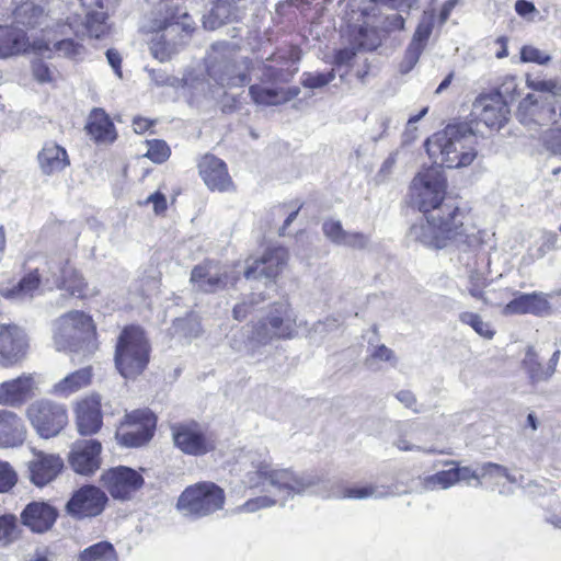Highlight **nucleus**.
Masks as SVG:
<instances>
[{
  "instance_id": "1",
  "label": "nucleus",
  "mask_w": 561,
  "mask_h": 561,
  "mask_svg": "<svg viewBox=\"0 0 561 561\" xmlns=\"http://www.w3.org/2000/svg\"><path fill=\"white\" fill-rule=\"evenodd\" d=\"M447 181L440 167L421 170L410 185L411 203L424 218L411 226L409 238L431 249L466 245L477 249L480 231L465 222V215L453 204H443Z\"/></svg>"
},
{
  "instance_id": "2",
  "label": "nucleus",
  "mask_w": 561,
  "mask_h": 561,
  "mask_svg": "<svg viewBox=\"0 0 561 561\" xmlns=\"http://www.w3.org/2000/svg\"><path fill=\"white\" fill-rule=\"evenodd\" d=\"M253 471L247 473L245 483L250 489H259L271 495H262L247 501L238 507L239 512L253 513L260 508L271 507L294 495H300L318 483V478L311 473L295 472L289 468L273 465L267 457L257 463L253 462Z\"/></svg>"
},
{
  "instance_id": "3",
  "label": "nucleus",
  "mask_w": 561,
  "mask_h": 561,
  "mask_svg": "<svg viewBox=\"0 0 561 561\" xmlns=\"http://www.w3.org/2000/svg\"><path fill=\"white\" fill-rule=\"evenodd\" d=\"M45 22L46 14L42 7L32 1L18 5L13 11V22L0 24V58L28 54L50 58L53 49L43 27Z\"/></svg>"
},
{
  "instance_id": "4",
  "label": "nucleus",
  "mask_w": 561,
  "mask_h": 561,
  "mask_svg": "<svg viewBox=\"0 0 561 561\" xmlns=\"http://www.w3.org/2000/svg\"><path fill=\"white\" fill-rule=\"evenodd\" d=\"M430 157L440 165L460 169L470 165L477 158V136L466 124L447 125L425 142Z\"/></svg>"
},
{
  "instance_id": "5",
  "label": "nucleus",
  "mask_w": 561,
  "mask_h": 561,
  "mask_svg": "<svg viewBox=\"0 0 561 561\" xmlns=\"http://www.w3.org/2000/svg\"><path fill=\"white\" fill-rule=\"evenodd\" d=\"M530 88L545 95H526L518 105V118L524 125L549 126L557 122L558 113L552 106L556 96L561 95V83L557 80H537Z\"/></svg>"
},
{
  "instance_id": "6",
  "label": "nucleus",
  "mask_w": 561,
  "mask_h": 561,
  "mask_svg": "<svg viewBox=\"0 0 561 561\" xmlns=\"http://www.w3.org/2000/svg\"><path fill=\"white\" fill-rule=\"evenodd\" d=\"M150 346L144 331L138 327L125 328L115 348V365L125 378L140 375L149 363Z\"/></svg>"
},
{
  "instance_id": "7",
  "label": "nucleus",
  "mask_w": 561,
  "mask_h": 561,
  "mask_svg": "<svg viewBox=\"0 0 561 561\" xmlns=\"http://www.w3.org/2000/svg\"><path fill=\"white\" fill-rule=\"evenodd\" d=\"M225 491L214 482L187 486L179 496L176 510L185 517L198 519L224 508Z\"/></svg>"
},
{
  "instance_id": "8",
  "label": "nucleus",
  "mask_w": 561,
  "mask_h": 561,
  "mask_svg": "<svg viewBox=\"0 0 561 561\" xmlns=\"http://www.w3.org/2000/svg\"><path fill=\"white\" fill-rule=\"evenodd\" d=\"M26 415L36 433L44 438L58 435L68 424L67 408L48 399L32 402Z\"/></svg>"
},
{
  "instance_id": "9",
  "label": "nucleus",
  "mask_w": 561,
  "mask_h": 561,
  "mask_svg": "<svg viewBox=\"0 0 561 561\" xmlns=\"http://www.w3.org/2000/svg\"><path fill=\"white\" fill-rule=\"evenodd\" d=\"M297 328V317L287 301H280L273 306L267 318L260 321L253 330L252 340L260 344H266L271 340L289 339Z\"/></svg>"
},
{
  "instance_id": "10",
  "label": "nucleus",
  "mask_w": 561,
  "mask_h": 561,
  "mask_svg": "<svg viewBox=\"0 0 561 561\" xmlns=\"http://www.w3.org/2000/svg\"><path fill=\"white\" fill-rule=\"evenodd\" d=\"M94 330L90 316L70 311L60 317L55 325L54 342L58 351H76Z\"/></svg>"
},
{
  "instance_id": "11",
  "label": "nucleus",
  "mask_w": 561,
  "mask_h": 561,
  "mask_svg": "<svg viewBox=\"0 0 561 561\" xmlns=\"http://www.w3.org/2000/svg\"><path fill=\"white\" fill-rule=\"evenodd\" d=\"M126 422L116 432L119 444L126 447H139L153 436L156 416L149 410H137L126 414Z\"/></svg>"
},
{
  "instance_id": "12",
  "label": "nucleus",
  "mask_w": 561,
  "mask_h": 561,
  "mask_svg": "<svg viewBox=\"0 0 561 561\" xmlns=\"http://www.w3.org/2000/svg\"><path fill=\"white\" fill-rule=\"evenodd\" d=\"M171 431L174 445L186 455L203 456L215 449V440L197 422L179 423Z\"/></svg>"
},
{
  "instance_id": "13",
  "label": "nucleus",
  "mask_w": 561,
  "mask_h": 561,
  "mask_svg": "<svg viewBox=\"0 0 561 561\" xmlns=\"http://www.w3.org/2000/svg\"><path fill=\"white\" fill-rule=\"evenodd\" d=\"M103 485L117 500H128L144 484L142 476L128 467H116L102 474Z\"/></svg>"
},
{
  "instance_id": "14",
  "label": "nucleus",
  "mask_w": 561,
  "mask_h": 561,
  "mask_svg": "<svg viewBox=\"0 0 561 561\" xmlns=\"http://www.w3.org/2000/svg\"><path fill=\"white\" fill-rule=\"evenodd\" d=\"M300 59V50L289 47L286 51L274 54L259 69H253L254 76L263 81H288L298 70L293 66Z\"/></svg>"
},
{
  "instance_id": "15",
  "label": "nucleus",
  "mask_w": 561,
  "mask_h": 561,
  "mask_svg": "<svg viewBox=\"0 0 561 561\" xmlns=\"http://www.w3.org/2000/svg\"><path fill=\"white\" fill-rule=\"evenodd\" d=\"M107 502L106 494L94 485H84L73 493L67 503V511L77 518L100 515Z\"/></svg>"
},
{
  "instance_id": "16",
  "label": "nucleus",
  "mask_w": 561,
  "mask_h": 561,
  "mask_svg": "<svg viewBox=\"0 0 561 561\" xmlns=\"http://www.w3.org/2000/svg\"><path fill=\"white\" fill-rule=\"evenodd\" d=\"M236 279L229 276L225 267L215 262L205 261L192 270L190 282L197 291L215 293Z\"/></svg>"
},
{
  "instance_id": "17",
  "label": "nucleus",
  "mask_w": 561,
  "mask_h": 561,
  "mask_svg": "<svg viewBox=\"0 0 561 561\" xmlns=\"http://www.w3.org/2000/svg\"><path fill=\"white\" fill-rule=\"evenodd\" d=\"M28 347L25 332L14 324L0 325V365L12 366L22 360Z\"/></svg>"
},
{
  "instance_id": "18",
  "label": "nucleus",
  "mask_w": 561,
  "mask_h": 561,
  "mask_svg": "<svg viewBox=\"0 0 561 561\" xmlns=\"http://www.w3.org/2000/svg\"><path fill=\"white\" fill-rule=\"evenodd\" d=\"M216 47L207 57V75L219 88H231L245 84L248 75L238 69L236 64L231 62L226 56L218 57Z\"/></svg>"
},
{
  "instance_id": "19",
  "label": "nucleus",
  "mask_w": 561,
  "mask_h": 561,
  "mask_svg": "<svg viewBox=\"0 0 561 561\" xmlns=\"http://www.w3.org/2000/svg\"><path fill=\"white\" fill-rule=\"evenodd\" d=\"M482 245V238L480 237V244L477 249H470L469 247L461 245H449L448 248H456L460 251V261H465V264L469 267L468 275V291L471 297L478 300H482L484 305L489 301L484 296V288L488 286L485 273L479 268V261L484 263L485 257L480 254L479 250Z\"/></svg>"
},
{
  "instance_id": "20",
  "label": "nucleus",
  "mask_w": 561,
  "mask_h": 561,
  "mask_svg": "<svg viewBox=\"0 0 561 561\" xmlns=\"http://www.w3.org/2000/svg\"><path fill=\"white\" fill-rule=\"evenodd\" d=\"M287 260L288 253L286 249H270L245 270L244 276L247 279H265L272 283L284 270Z\"/></svg>"
},
{
  "instance_id": "21",
  "label": "nucleus",
  "mask_w": 561,
  "mask_h": 561,
  "mask_svg": "<svg viewBox=\"0 0 561 561\" xmlns=\"http://www.w3.org/2000/svg\"><path fill=\"white\" fill-rule=\"evenodd\" d=\"M51 276L48 283L59 289L68 291L71 296L84 297L85 283L81 275L70 265L68 260H50L48 263Z\"/></svg>"
},
{
  "instance_id": "22",
  "label": "nucleus",
  "mask_w": 561,
  "mask_h": 561,
  "mask_svg": "<svg viewBox=\"0 0 561 561\" xmlns=\"http://www.w3.org/2000/svg\"><path fill=\"white\" fill-rule=\"evenodd\" d=\"M549 297L550 295L541 291L515 293V298L503 307L502 313L504 316L526 313L538 317L547 316L551 310Z\"/></svg>"
},
{
  "instance_id": "23",
  "label": "nucleus",
  "mask_w": 561,
  "mask_h": 561,
  "mask_svg": "<svg viewBox=\"0 0 561 561\" xmlns=\"http://www.w3.org/2000/svg\"><path fill=\"white\" fill-rule=\"evenodd\" d=\"M102 446L95 439L77 442L70 454L69 462L73 470L80 474H92L101 465Z\"/></svg>"
},
{
  "instance_id": "24",
  "label": "nucleus",
  "mask_w": 561,
  "mask_h": 561,
  "mask_svg": "<svg viewBox=\"0 0 561 561\" xmlns=\"http://www.w3.org/2000/svg\"><path fill=\"white\" fill-rule=\"evenodd\" d=\"M473 113L488 127L501 128L507 119L508 108L500 94H485L474 101Z\"/></svg>"
},
{
  "instance_id": "25",
  "label": "nucleus",
  "mask_w": 561,
  "mask_h": 561,
  "mask_svg": "<svg viewBox=\"0 0 561 561\" xmlns=\"http://www.w3.org/2000/svg\"><path fill=\"white\" fill-rule=\"evenodd\" d=\"M76 423L81 435L96 433L102 426L101 397L91 394L77 402Z\"/></svg>"
},
{
  "instance_id": "26",
  "label": "nucleus",
  "mask_w": 561,
  "mask_h": 561,
  "mask_svg": "<svg viewBox=\"0 0 561 561\" xmlns=\"http://www.w3.org/2000/svg\"><path fill=\"white\" fill-rule=\"evenodd\" d=\"M199 174L213 191H228L232 186L226 163L213 154H205L198 163Z\"/></svg>"
},
{
  "instance_id": "27",
  "label": "nucleus",
  "mask_w": 561,
  "mask_h": 561,
  "mask_svg": "<svg viewBox=\"0 0 561 561\" xmlns=\"http://www.w3.org/2000/svg\"><path fill=\"white\" fill-rule=\"evenodd\" d=\"M35 388L36 380L31 374L4 381L0 385V404L11 407L22 404L33 394Z\"/></svg>"
},
{
  "instance_id": "28",
  "label": "nucleus",
  "mask_w": 561,
  "mask_h": 561,
  "mask_svg": "<svg viewBox=\"0 0 561 561\" xmlns=\"http://www.w3.org/2000/svg\"><path fill=\"white\" fill-rule=\"evenodd\" d=\"M62 467L60 457L42 451L35 453L28 465L31 480L37 486L46 485L57 477Z\"/></svg>"
},
{
  "instance_id": "29",
  "label": "nucleus",
  "mask_w": 561,
  "mask_h": 561,
  "mask_svg": "<svg viewBox=\"0 0 561 561\" xmlns=\"http://www.w3.org/2000/svg\"><path fill=\"white\" fill-rule=\"evenodd\" d=\"M242 0H216L211 10L204 16L203 23L205 28L216 30L226 23L239 21L243 13L244 7Z\"/></svg>"
},
{
  "instance_id": "30",
  "label": "nucleus",
  "mask_w": 561,
  "mask_h": 561,
  "mask_svg": "<svg viewBox=\"0 0 561 561\" xmlns=\"http://www.w3.org/2000/svg\"><path fill=\"white\" fill-rule=\"evenodd\" d=\"M397 491L392 485H386L380 483H358L348 486L340 488L333 491L332 496L336 499H350V500H381L393 496Z\"/></svg>"
},
{
  "instance_id": "31",
  "label": "nucleus",
  "mask_w": 561,
  "mask_h": 561,
  "mask_svg": "<svg viewBox=\"0 0 561 561\" xmlns=\"http://www.w3.org/2000/svg\"><path fill=\"white\" fill-rule=\"evenodd\" d=\"M25 434V426L21 417L11 411L0 410V447L9 448L22 445Z\"/></svg>"
},
{
  "instance_id": "32",
  "label": "nucleus",
  "mask_w": 561,
  "mask_h": 561,
  "mask_svg": "<svg viewBox=\"0 0 561 561\" xmlns=\"http://www.w3.org/2000/svg\"><path fill=\"white\" fill-rule=\"evenodd\" d=\"M57 513L46 503H31L22 512V522L35 533L48 530L55 523Z\"/></svg>"
},
{
  "instance_id": "33",
  "label": "nucleus",
  "mask_w": 561,
  "mask_h": 561,
  "mask_svg": "<svg viewBox=\"0 0 561 561\" xmlns=\"http://www.w3.org/2000/svg\"><path fill=\"white\" fill-rule=\"evenodd\" d=\"M167 15L163 19H154L151 22L150 30L152 32H168V34L176 33L180 28L185 33H191L194 30V22L185 11L179 8L165 5Z\"/></svg>"
},
{
  "instance_id": "34",
  "label": "nucleus",
  "mask_w": 561,
  "mask_h": 561,
  "mask_svg": "<svg viewBox=\"0 0 561 561\" xmlns=\"http://www.w3.org/2000/svg\"><path fill=\"white\" fill-rule=\"evenodd\" d=\"M85 129L98 144H111L116 139L114 124L102 108L91 112Z\"/></svg>"
},
{
  "instance_id": "35",
  "label": "nucleus",
  "mask_w": 561,
  "mask_h": 561,
  "mask_svg": "<svg viewBox=\"0 0 561 561\" xmlns=\"http://www.w3.org/2000/svg\"><path fill=\"white\" fill-rule=\"evenodd\" d=\"M83 7L91 8L93 4L99 10H89L85 14V30L89 36L94 38H102L108 33V25L106 23L107 13L104 9L108 8L111 0H81Z\"/></svg>"
},
{
  "instance_id": "36",
  "label": "nucleus",
  "mask_w": 561,
  "mask_h": 561,
  "mask_svg": "<svg viewBox=\"0 0 561 561\" xmlns=\"http://www.w3.org/2000/svg\"><path fill=\"white\" fill-rule=\"evenodd\" d=\"M38 162L43 173L50 175L62 171L69 164V158L65 148L48 142L39 151Z\"/></svg>"
},
{
  "instance_id": "37",
  "label": "nucleus",
  "mask_w": 561,
  "mask_h": 561,
  "mask_svg": "<svg viewBox=\"0 0 561 561\" xmlns=\"http://www.w3.org/2000/svg\"><path fill=\"white\" fill-rule=\"evenodd\" d=\"M91 380L92 369L91 367H84L67 375L65 378L56 382L53 386L50 393L57 397L67 398L88 387L91 383Z\"/></svg>"
},
{
  "instance_id": "38",
  "label": "nucleus",
  "mask_w": 561,
  "mask_h": 561,
  "mask_svg": "<svg viewBox=\"0 0 561 561\" xmlns=\"http://www.w3.org/2000/svg\"><path fill=\"white\" fill-rule=\"evenodd\" d=\"M39 282V275L34 271L25 275L16 285L1 287L0 294L2 297L14 301L28 300L37 291Z\"/></svg>"
},
{
  "instance_id": "39",
  "label": "nucleus",
  "mask_w": 561,
  "mask_h": 561,
  "mask_svg": "<svg viewBox=\"0 0 561 561\" xmlns=\"http://www.w3.org/2000/svg\"><path fill=\"white\" fill-rule=\"evenodd\" d=\"M459 321L470 327L478 335L485 340H492L495 335V329L489 321H484L483 318L472 311H463L458 316Z\"/></svg>"
},
{
  "instance_id": "40",
  "label": "nucleus",
  "mask_w": 561,
  "mask_h": 561,
  "mask_svg": "<svg viewBox=\"0 0 561 561\" xmlns=\"http://www.w3.org/2000/svg\"><path fill=\"white\" fill-rule=\"evenodd\" d=\"M79 561H117V554L112 543L101 541L84 549Z\"/></svg>"
},
{
  "instance_id": "41",
  "label": "nucleus",
  "mask_w": 561,
  "mask_h": 561,
  "mask_svg": "<svg viewBox=\"0 0 561 561\" xmlns=\"http://www.w3.org/2000/svg\"><path fill=\"white\" fill-rule=\"evenodd\" d=\"M156 36L151 39L150 50L152 56L160 60L161 62L168 61L171 59L173 55H175L179 49L176 44L171 43L167 37L172 34H168V32L160 34V32H156Z\"/></svg>"
},
{
  "instance_id": "42",
  "label": "nucleus",
  "mask_w": 561,
  "mask_h": 561,
  "mask_svg": "<svg viewBox=\"0 0 561 561\" xmlns=\"http://www.w3.org/2000/svg\"><path fill=\"white\" fill-rule=\"evenodd\" d=\"M18 518L12 514L0 515V548H7L19 539Z\"/></svg>"
},
{
  "instance_id": "43",
  "label": "nucleus",
  "mask_w": 561,
  "mask_h": 561,
  "mask_svg": "<svg viewBox=\"0 0 561 561\" xmlns=\"http://www.w3.org/2000/svg\"><path fill=\"white\" fill-rule=\"evenodd\" d=\"M50 44V48L53 49V58L54 56L59 57H66L71 59H80L85 54V48L82 44L79 42L71 39V38H65L55 42L54 44Z\"/></svg>"
},
{
  "instance_id": "44",
  "label": "nucleus",
  "mask_w": 561,
  "mask_h": 561,
  "mask_svg": "<svg viewBox=\"0 0 561 561\" xmlns=\"http://www.w3.org/2000/svg\"><path fill=\"white\" fill-rule=\"evenodd\" d=\"M457 483L453 468L438 471L423 479L422 485L426 491L446 490Z\"/></svg>"
},
{
  "instance_id": "45",
  "label": "nucleus",
  "mask_w": 561,
  "mask_h": 561,
  "mask_svg": "<svg viewBox=\"0 0 561 561\" xmlns=\"http://www.w3.org/2000/svg\"><path fill=\"white\" fill-rule=\"evenodd\" d=\"M250 94L254 103L260 105H277L286 101V98L280 95L278 91L255 84L250 87Z\"/></svg>"
},
{
  "instance_id": "46",
  "label": "nucleus",
  "mask_w": 561,
  "mask_h": 561,
  "mask_svg": "<svg viewBox=\"0 0 561 561\" xmlns=\"http://www.w3.org/2000/svg\"><path fill=\"white\" fill-rule=\"evenodd\" d=\"M523 364L533 382L548 380V377L546 376V367H542L538 362V356L534 347L529 346L527 348Z\"/></svg>"
},
{
  "instance_id": "47",
  "label": "nucleus",
  "mask_w": 561,
  "mask_h": 561,
  "mask_svg": "<svg viewBox=\"0 0 561 561\" xmlns=\"http://www.w3.org/2000/svg\"><path fill=\"white\" fill-rule=\"evenodd\" d=\"M335 79L334 70L328 72H304L301 76V84L308 89H319L325 87Z\"/></svg>"
},
{
  "instance_id": "48",
  "label": "nucleus",
  "mask_w": 561,
  "mask_h": 561,
  "mask_svg": "<svg viewBox=\"0 0 561 561\" xmlns=\"http://www.w3.org/2000/svg\"><path fill=\"white\" fill-rule=\"evenodd\" d=\"M434 11H424L411 42H416L425 47L434 26Z\"/></svg>"
},
{
  "instance_id": "49",
  "label": "nucleus",
  "mask_w": 561,
  "mask_h": 561,
  "mask_svg": "<svg viewBox=\"0 0 561 561\" xmlns=\"http://www.w3.org/2000/svg\"><path fill=\"white\" fill-rule=\"evenodd\" d=\"M146 157L156 163H162L170 157V148L165 141L152 139L147 141Z\"/></svg>"
},
{
  "instance_id": "50",
  "label": "nucleus",
  "mask_w": 561,
  "mask_h": 561,
  "mask_svg": "<svg viewBox=\"0 0 561 561\" xmlns=\"http://www.w3.org/2000/svg\"><path fill=\"white\" fill-rule=\"evenodd\" d=\"M423 50H424L423 45H421L416 42H411L405 50L404 58L400 64V71L402 73H407V72L411 71L413 69V67L416 65V62L419 61V58H420L421 54L423 53Z\"/></svg>"
},
{
  "instance_id": "51",
  "label": "nucleus",
  "mask_w": 561,
  "mask_h": 561,
  "mask_svg": "<svg viewBox=\"0 0 561 561\" xmlns=\"http://www.w3.org/2000/svg\"><path fill=\"white\" fill-rule=\"evenodd\" d=\"M324 236L334 244L340 245L343 242L346 230L340 220L328 219L322 225Z\"/></svg>"
},
{
  "instance_id": "52",
  "label": "nucleus",
  "mask_w": 561,
  "mask_h": 561,
  "mask_svg": "<svg viewBox=\"0 0 561 561\" xmlns=\"http://www.w3.org/2000/svg\"><path fill=\"white\" fill-rule=\"evenodd\" d=\"M520 59L523 62L547 65L550 62L551 56L548 53L540 50L535 46L525 45L520 49Z\"/></svg>"
},
{
  "instance_id": "53",
  "label": "nucleus",
  "mask_w": 561,
  "mask_h": 561,
  "mask_svg": "<svg viewBox=\"0 0 561 561\" xmlns=\"http://www.w3.org/2000/svg\"><path fill=\"white\" fill-rule=\"evenodd\" d=\"M18 481V474L11 465L0 460V493L11 490Z\"/></svg>"
},
{
  "instance_id": "54",
  "label": "nucleus",
  "mask_w": 561,
  "mask_h": 561,
  "mask_svg": "<svg viewBox=\"0 0 561 561\" xmlns=\"http://www.w3.org/2000/svg\"><path fill=\"white\" fill-rule=\"evenodd\" d=\"M391 117L382 114L376 118L375 125L369 131V139L374 142H378L383 139L388 135V130L390 127Z\"/></svg>"
},
{
  "instance_id": "55",
  "label": "nucleus",
  "mask_w": 561,
  "mask_h": 561,
  "mask_svg": "<svg viewBox=\"0 0 561 561\" xmlns=\"http://www.w3.org/2000/svg\"><path fill=\"white\" fill-rule=\"evenodd\" d=\"M369 236L357 231H347L344 236L341 247L351 249H365L369 243Z\"/></svg>"
},
{
  "instance_id": "56",
  "label": "nucleus",
  "mask_w": 561,
  "mask_h": 561,
  "mask_svg": "<svg viewBox=\"0 0 561 561\" xmlns=\"http://www.w3.org/2000/svg\"><path fill=\"white\" fill-rule=\"evenodd\" d=\"M32 72L34 78L39 83H47L53 81V71L47 64L42 60H34L32 62Z\"/></svg>"
},
{
  "instance_id": "57",
  "label": "nucleus",
  "mask_w": 561,
  "mask_h": 561,
  "mask_svg": "<svg viewBox=\"0 0 561 561\" xmlns=\"http://www.w3.org/2000/svg\"><path fill=\"white\" fill-rule=\"evenodd\" d=\"M357 44L363 49L371 50L377 47L378 39L374 30L359 27Z\"/></svg>"
},
{
  "instance_id": "58",
  "label": "nucleus",
  "mask_w": 561,
  "mask_h": 561,
  "mask_svg": "<svg viewBox=\"0 0 561 561\" xmlns=\"http://www.w3.org/2000/svg\"><path fill=\"white\" fill-rule=\"evenodd\" d=\"M484 473L494 477H504L511 483H517L518 479L515 474H512L505 467H502L496 463L488 462L483 466Z\"/></svg>"
},
{
  "instance_id": "59",
  "label": "nucleus",
  "mask_w": 561,
  "mask_h": 561,
  "mask_svg": "<svg viewBox=\"0 0 561 561\" xmlns=\"http://www.w3.org/2000/svg\"><path fill=\"white\" fill-rule=\"evenodd\" d=\"M376 359L391 362L394 359V354L387 346L380 345V346L376 347L374 350V352L371 353V355L366 359V365L369 368H373Z\"/></svg>"
},
{
  "instance_id": "60",
  "label": "nucleus",
  "mask_w": 561,
  "mask_h": 561,
  "mask_svg": "<svg viewBox=\"0 0 561 561\" xmlns=\"http://www.w3.org/2000/svg\"><path fill=\"white\" fill-rule=\"evenodd\" d=\"M454 473L456 476V481L466 482L470 484L472 480L479 482V474L476 470L470 467H453Z\"/></svg>"
},
{
  "instance_id": "61",
  "label": "nucleus",
  "mask_w": 561,
  "mask_h": 561,
  "mask_svg": "<svg viewBox=\"0 0 561 561\" xmlns=\"http://www.w3.org/2000/svg\"><path fill=\"white\" fill-rule=\"evenodd\" d=\"M376 3L387 5L392 10H411L417 2V0H371Z\"/></svg>"
},
{
  "instance_id": "62",
  "label": "nucleus",
  "mask_w": 561,
  "mask_h": 561,
  "mask_svg": "<svg viewBox=\"0 0 561 561\" xmlns=\"http://www.w3.org/2000/svg\"><path fill=\"white\" fill-rule=\"evenodd\" d=\"M546 146L553 153H561V130L550 129L545 137Z\"/></svg>"
},
{
  "instance_id": "63",
  "label": "nucleus",
  "mask_w": 561,
  "mask_h": 561,
  "mask_svg": "<svg viewBox=\"0 0 561 561\" xmlns=\"http://www.w3.org/2000/svg\"><path fill=\"white\" fill-rule=\"evenodd\" d=\"M146 204H152L156 214H161L167 209V198L160 192L151 194L146 199Z\"/></svg>"
},
{
  "instance_id": "64",
  "label": "nucleus",
  "mask_w": 561,
  "mask_h": 561,
  "mask_svg": "<svg viewBox=\"0 0 561 561\" xmlns=\"http://www.w3.org/2000/svg\"><path fill=\"white\" fill-rule=\"evenodd\" d=\"M354 57L355 50L353 48L346 47L335 53L334 64L337 66L348 65Z\"/></svg>"
}]
</instances>
